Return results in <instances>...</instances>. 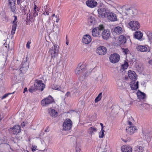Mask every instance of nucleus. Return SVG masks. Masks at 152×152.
I'll return each mask as SVG.
<instances>
[{"instance_id":"nucleus-18","label":"nucleus","mask_w":152,"mask_h":152,"mask_svg":"<svg viewBox=\"0 0 152 152\" xmlns=\"http://www.w3.org/2000/svg\"><path fill=\"white\" fill-rule=\"evenodd\" d=\"M130 86L132 90H136L138 88V82L136 80H132L130 83Z\"/></svg>"},{"instance_id":"nucleus-64","label":"nucleus","mask_w":152,"mask_h":152,"mask_svg":"<svg viewBox=\"0 0 152 152\" xmlns=\"http://www.w3.org/2000/svg\"><path fill=\"white\" fill-rule=\"evenodd\" d=\"M43 14H44V15H45V12H44L43 13Z\"/></svg>"},{"instance_id":"nucleus-50","label":"nucleus","mask_w":152,"mask_h":152,"mask_svg":"<svg viewBox=\"0 0 152 152\" xmlns=\"http://www.w3.org/2000/svg\"><path fill=\"white\" fill-rule=\"evenodd\" d=\"M34 10H37V11H39V9L38 8V7L34 4Z\"/></svg>"},{"instance_id":"nucleus-39","label":"nucleus","mask_w":152,"mask_h":152,"mask_svg":"<svg viewBox=\"0 0 152 152\" xmlns=\"http://www.w3.org/2000/svg\"><path fill=\"white\" fill-rule=\"evenodd\" d=\"M17 4L20 6V8L22 9L21 4L23 1V0H17Z\"/></svg>"},{"instance_id":"nucleus-56","label":"nucleus","mask_w":152,"mask_h":152,"mask_svg":"<svg viewBox=\"0 0 152 152\" xmlns=\"http://www.w3.org/2000/svg\"><path fill=\"white\" fill-rule=\"evenodd\" d=\"M45 131L46 132H48L49 131L48 128H46V129H45Z\"/></svg>"},{"instance_id":"nucleus-48","label":"nucleus","mask_w":152,"mask_h":152,"mask_svg":"<svg viewBox=\"0 0 152 152\" xmlns=\"http://www.w3.org/2000/svg\"><path fill=\"white\" fill-rule=\"evenodd\" d=\"M123 51L126 54L129 52V50L127 49H124L123 50Z\"/></svg>"},{"instance_id":"nucleus-21","label":"nucleus","mask_w":152,"mask_h":152,"mask_svg":"<svg viewBox=\"0 0 152 152\" xmlns=\"http://www.w3.org/2000/svg\"><path fill=\"white\" fill-rule=\"evenodd\" d=\"M48 111L49 114L52 117H56L58 115V112L54 109H49Z\"/></svg>"},{"instance_id":"nucleus-6","label":"nucleus","mask_w":152,"mask_h":152,"mask_svg":"<svg viewBox=\"0 0 152 152\" xmlns=\"http://www.w3.org/2000/svg\"><path fill=\"white\" fill-rule=\"evenodd\" d=\"M72 122L70 119H66L63 124V130L66 131L70 130L72 127Z\"/></svg>"},{"instance_id":"nucleus-16","label":"nucleus","mask_w":152,"mask_h":152,"mask_svg":"<svg viewBox=\"0 0 152 152\" xmlns=\"http://www.w3.org/2000/svg\"><path fill=\"white\" fill-rule=\"evenodd\" d=\"M35 83L38 88V90L42 91H43L45 87V84L42 83V81L40 80H37L36 81Z\"/></svg>"},{"instance_id":"nucleus-9","label":"nucleus","mask_w":152,"mask_h":152,"mask_svg":"<svg viewBox=\"0 0 152 152\" xmlns=\"http://www.w3.org/2000/svg\"><path fill=\"white\" fill-rule=\"evenodd\" d=\"M107 17L110 21L114 22L117 20V18L116 15L112 12H109L107 14Z\"/></svg>"},{"instance_id":"nucleus-54","label":"nucleus","mask_w":152,"mask_h":152,"mask_svg":"<svg viewBox=\"0 0 152 152\" xmlns=\"http://www.w3.org/2000/svg\"><path fill=\"white\" fill-rule=\"evenodd\" d=\"M27 91V88H26L24 89L23 93H25Z\"/></svg>"},{"instance_id":"nucleus-44","label":"nucleus","mask_w":152,"mask_h":152,"mask_svg":"<svg viewBox=\"0 0 152 152\" xmlns=\"http://www.w3.org/2000/svg\"><path fill=\"white\" fill-rule=\"evenodd\" d=\"M146 105V104L144 103H141L139 104V107L140 108L142 109H143L145 107V105Z\"/></svg>"},{"instance_id":"nucleus-26","label":"nucleus","mask_w":152,"mask_h":152,"mask_svg":"<svg viewBox=\"0 0 152 152\" xmlns=\"http://www.w3.org/2000/svg\"><path fill=\"white\" fill-rule=\"evenodd\" d=\"M134 36L136 38L140 40L142 38L143 34L140 31H138L135 32Z\"/></svg>"},{"instance_id":"nucleus-1","label":"nucleus","mask_w":152,"mask_h":152,"mask_svg":"<svg viewBox=\"0 0 152 152\" xmlns=\"http://www.w3.org/2000/svg\"><path fill=\"white\" fill-rule=\"evenodd\" d=\"M59 51V47L57 44H54L49 50L48 53L50 55L52 58H55L58 56Z\"/></svg>"},{"instance_id":"nucleus-8","label":"nucleus","mask_w":152,"mask_h":152,"mask_svg":"<svg viewBox=\"0 0 152 152\" xmlns=\"http://www.w3.org/2000/svg\"><path fill=\"white\" fill-rule=\"evenodd\" d=\"M123 12H124L126 15H128L129 14L132 13L133 14H135L137 11L136 9L133 8H126L125 7H123Z\"/></svg>"},{"instance_id":"nucleus-53","label":"nucleus","mask_w":152,"mask_h":152,"mask_svg":"<svg viewBox=\"0 0 152 152\" xmlns=\"http://www.w3.org/2000/svg\"><path fill=\"white\" fill-rule=\"evenodd\" d=\"M26 124V122H23L21 124V126L23 127L25 126V125Z\"/></svg>"},{"instance_id":"nucleus-61","label":"nucleus","mask_w":152,"mask_h":152,"mask_svg":"<svg viewBox=\"0 0 152 152\" xmlns=\"http://www.w3.org/2000/svg\"><path fill=\"white\" fill-rule=\"evenodd\" d=\"M53 17L54 16V17H55V14H54L53 15Z\"/></svg>"},{"instance_id":"nucleus-45","label":"nucleus","mask_w":152,"mask_h":152,"mask_svg":"<svg viewBox=\"0 0 152 152\" xmlns=\"http://www.w3.org/2000/svg\"><path fill=\"white\" fill-rule=\"evenodd\" d=\"M10 94H11V93H8V94H5V95H4L1 98L2 99H5V98H6V97H7L9 95H10Z\"/></svg>"},{"instance_id":"nucleus-25","label":"nucleus","mask_w":152,"mask_h":152,"mask_svg":"<svg viewBox=\"0 0 152 152\" xmlns=\"http://www.w3.org/2000/svg\"><path fill=\"white\" fill-rule=\"evenodd\" d=\"M88 21L89 24L91 25L95 24L96 23L95 18L91 16L89 17Z\"/></svg>"},{"instance_id":"nucleus-35","label":"nucleus","mask_w":152,"mask_h":152,"mask_svg":"<svg viewBox=\"0 0 152 152\" xmlns=\"http://www.w3.org/2000/svg\"><path fill=\"white\" fill-rule=\"evenodd\" d=\"M52 88L53 89L57 90L59 91H61V88L60 86L56 85H54L52 86Z\"/></svg>"},{"instance_id":"nucleus-29","label":"nucleus","mask_w":152,"mask_h":152,"mask_svg":"<svg viewBox=\"0 0 152 152\" xmlns=\"http://www.w3.org/2000/svg\"><path fill=\"white\" fill-rule=\"evenodd\" d=\"M129 66V64L128 62L125 61L124 64H122L121 67V71H123L127 69Z\"/></svg>"},{"instance_id":"nucleus-27","label":"nucleus","mask_w":152,"mask_h":152,"mask_svg":"<svg viewBox=\"0 0 152 152\" xmlns=\"http://www.w3.org/2000/svg\"><path fill=\"white\" fill-rule=\"evenodd\" d=\"M137 49L138 50L142 52H146L148 50V48L145 46L141 45L138 46Z\"/></svg>"},{"instance_id":"nucleus-55","label":"nucleus","mask_w":152,"mask_h":152,"mask_svg":"<svg viewBox=\"0 0 152 152\" xmlns=\"http://www.w3.org/2000/svg\"><path fill=\"white\" fill-rule=\"evenodd\" d=\"M15 31L12 30L11 34L12 35H13L15 34Z\"/></svg>"},{"instance_id":"nucleus-3","label":"nucleus","mask_w":152,"mask_h":152,"mask_svg":"<svg viewBox=\"0 0 152 152\" xmlns=\"http://www.w3.org/2000/svg\"><path fill=\"white\" fill-rule=\"evenodd\" d=\"M127 27L132 31H136L139 29L140 24L137 21H130L128 23Z\"/></svg>"},{"instance_id":"nucleus-43","label":"nucleus","mask_w":152,"mask_h":152,"mask_svg":"<svg viewBox=\"0 0 152 152\" xmlns=\"http://www.w3.org/2000/svg\"><path fill=\"white\" fill-rule=\"evenodd\" d=\"M44 10L45 9V12L46 13V14L47 15H48L49 13H48V11H49V10L48 8V6H46V8H45V6H44Z\"/></svg>"},{"instance_id":"nucleus-34","label":"nucleus","mask_w":152,"mask_h":152,"mask_svg":"<svg viewBox=\"0 0 152 152\" xmlns=\"http://www.w3.org/2000/svg\"><path fill=\"white\" fill-rule=\"evenodd\" d=\"M137 97L139 99H143L145 96V94L141 92H137Z\"/></svg>"},{"instance_id":"nucleus-30","label":"nucleus","mask_w":152,"mask_h":152,"mask_svg":"<svg viewBox=\"0 0 152 152\" xmlns=\"http://www.w3.org/2000/svg\"><path fill=\"white\" fill-rule=\"evenodd\" d=\"M38 88L37 86L36 85L35 83L34 85L31 87L29 89V91L31 93H32L34 91H35L37 90H38V88Z\"/></svg>"},{"instance_id":"nucleus-57","label":"nucleus","mask_w":152,"mask_h":152,"mask_svg":"<svg viewBox=\"0 0 152 152\" xmlns=\"http://www.w3.org/2000/svg\"><path fill=\"white\" fill-rule=\"evenodd\" d=\"M59 19L58 18L56 20V22L57 23H58L59 21Z\"/></svg>"},{"instance_id":"nucleus-58","label":"nucleus","mask_w":152,"mask_h":152,"mask_svg":"<svg viewBox=\"0 0 152 152\" xmlns=\"http://www.w3.org/2000/svg\"><path fill=\"white\" fill-rule=\"evenodd\" d=\"M66 44L67 45H68V43H69V42H68V41H66Z\"/></svg>"},{"instance_id":"nucleus-37","label":"nucleus","mask_w":152,"mask_h":152,"mask_svg":"<svg viewBox=\"0 0 152 152\" xmlns=\"http://www.w3.org/2000/svg\"><path fill=\"white\" fill-rule=\"evenodd\" d=\"M104 131L103 130V128L102 127V128L101 131L99 133V138H103L104 135Z\"/></svg>"},{"instance_id":"nucleus-51","label":"nucleus","mask_w":152,"mask_h":152,"mask_svg":"<svg viewBox=\"0 0 152 152\" xmlns=\"http://www.w3.org/2000/svg\"><path fill=\"white\" fill-rule=\"evenodd\" d=\"M70 92H67L65 94V96L66 97H68L69 96H70Z\"/></svg>"},{"instance_id":"nucleus-62","label":"nucleus","mask_w":152,"mask_h":152,"mask_svg":"<svg viewBox=\"0 0 152 152\" xmlns=\"http://www.w3.org/2000/svg\"><path fill=\"white\" fill-rule=\"evenodd\" d=\"M14 92H12V93H10L11 94H14Z\"/></svg>"},{"instance_id":"nucleus-60","label":"nucleus","mask_w":152,"mask_h":152,"mask_svg":"<svg viewBox=\"0 0 152 152\" xmlns=\"http://www.w3.org/2000/svg\"><path fill=\"white\" fill-rule=\"evenodd\" d=\"M100 125H101L102 126V127L103 128V124H102V123H100Z\"/></svg>"},{"instance_id":"nucleus-32","label":"nucleus","mask_w":152,"mask_h":152,"mask_svg":"<svg viewBox=\"0 0 152 152\" xmlns=\"http://www.w3.org/2000/svg\"><path fill=\"white\" fill-rule=\"evenodd\" d=\"M148 42L150 44L152 45V33L149 32L148 33Z\"/></svg>"},{"instance_id":"nucleus-11","label":"nucleus","mask_w":152,"mask_h":152,"mask_svg":"<svg viewBox=\"0 0 152 152\" xmlns=\"http://www.w3.org/2000/svg\"><path fill=\"white\" fill-rule=\"evenodd\" d=\"M102 36L104 39L107 40L110 36V32L109 30L104 29L102 30Z\"/></svg>"},{"instance_id":"nucleus-28","label":"nucleus","mask_w":152,"mask_h":152,"mask_svg":"<svg viewBox=\"0 0 152 152\" xmlns=\"http://www.w3.org/2000/svg\"><path fill=\"white\" fill-rule=\"evenodd\" d=\"M96 131V129L92 127L89 128L88 130V133L91 135L94 134Z\"/></svg>"},{"instance_id":"nucleus-10","label":"nucleus","mask_w":152,"mask_h":152,"mask_svg":"<svg viewBox=\"0 0 152 152\" xmlns=\"http://www.w3.org/2000/svg\"><path fill=\"white\" fill-rule=\"evenodd\" d=\"M28 68V62L26 61L23 62L21 64L20 68V70L22 73H25Z\"/></svg>"},{"instance_id":"nucleus-63","label":"nucleus","mask_w":152,"mask_h":152,"mask_svg":"<svg viewBox=\"0 0 152 152\" xmlns=\"http://www.w3.org/2000/svg\"><path fill=\"white\" fill-rule=\"evenodd\" d=\"M118 85L119 86H121V84L120 85L119 84H118Z\"/></svg>"},{"instance_id":"nucleus-31","label":"nucleus","mask_w":152,"mask_h":152,"mask_svg":"<svg viewBox=\"0 0 152 152\" xmlns=\"http://www.w3.org/2000/svg\"><path fill=\"white\" fill-rule=\"evenodd\" d=\"M11 11L14 13L16 12V8L15 4L9 5Z\"/></svg>"},{"instance_id":"nucleus-41","label":"nucleus","mask_w":152,"mask_h":152,"mask_svg":"<svg viewBox=\"0 0 152 152\" xmlns=\"http://www.w3.org/2000/svg\"><path fill=\"white\" fill-rule=\"evenodd\" d=\"M37 147L35 145H32L31 149L32 151L33 152L35 151L36 150H37Z\"/></svg>"},{"instance_id":"nucleus-24","label":"nucleus","mask_w":152,"mask_h":152,"mask_svg":"<svg viewBox=\"0 0 152 152\" xmlns=\"http://www.w3.org/2000/svg\"><path fill=\"white\" fill-rule=\"evenodd\" d=\"M85 68V66L84 65H81L79 66H78L76 69L75 71V74L77 75H79L83 71V69Z\"/></svg>"},{"instance_id":"nucleus-5","label":"nucleus","mask_w":152,"mask_h":152,"mask_svg":"<svg viewBox=\"0 0 152 152\" xmlns=\"http://www.w3.org/2000/svg\"><path fill=\"white\" fill-rule=\"evenodd\" d=\"M98 12L99 17L102 18H106L107 14L108 13L107 8L106 6L104 5L101 8H99L98 10Z\"/></svg>"},{"instance_id":"nucleus-46","label":"nucleus","mask_w":152,"mask_h":152,"mask_svg":"<svg viewBox=\"0 0 152 152\" xmlns=\"http://www.w3.org/2000/svg\"><path fill=\"white\" fill-rule=\"evenodd\" d=\"M76 152H81V149L79 147H76Z\"/></svg>"},{"instance_id":"nucleus-17","label":"nucleus","mask_w":152,"mask_h":152,"mask_svg":"<svg viewBox=\"0 0 152 152\" xmlns=\"http://www.w3.org/2000/svg\"><path fill=\"white\" fill-rule=\"evenodd\" d=\"M20 126L18 125H15L12 128L10 129V130H11L14 134H17L20 132Z\"/></svg>"},{"instance_id":"nucleus-20","label":"nucleus","mask_w":152,"mask_h":152,"mask_svg":"<svg viewBox=\"0 0 152 152\" xmlns=\"http://www.w3.org/2000/svg\"><path fill=\"white\" fill-rule=\"evenodd\" d=\"M126 41V37L123 35H120L118 39V42L119 44L124 45Z\"/></svg>"},{"instance_id":"nucleus-40","label":"nucleus","mask_w":152,"mask_h":152,"mask_svg":"<svg viewBox=\"0 0 152 152\" xmlns=\"http://www.w3.org/2000/svg\"><path fill=\"white\" fill-rule=\"evenodd\" d=\"M15 0H9V5L15 4Z\"/></svg>"},{"instance_id":"nucleus-36","label":"nucleus","mask_w":152,"mask_h":152,"mask_svg":"<svg viewBox=\"0 0 152 152\" xmlns=\"http://www.w3.org/2000/svg\"><path fill=\"white\" fill-rule=\"evenodd\" d=\"M143 150V148L142 147L138 146L135 148L134 152H142Z\"/></svg>"},{"instance_id":"nucleus-15","label":"nucleus","mask_w":152,"mask_h":152,"mask_svg":"<svg viewBox=\"0 0 152 152\" xmlns=\"http://www.w3.org/2000/svg\"><path fill=\"white\" fill-rule=\"evenodd\" d=\"M91 37L89 34L84 35L83 36L82 39L83 43L86 44H88L91 42Z\"/></svg>"},{"instance_id":"nucleus-22","label":"nucleus","mask_w":152,"mask_h":152,"mask_svg":"<svg viewBox=\"0 0 152 152\" xmlns=\"http://www.w3.org/2000/svg\"><path fill=\"white\" fill-rule=\"evenodd\" d=\"M121 151L123 152H132V148L129 146H123L121 148Z\"/></svg>"},{"instance_id":"nucleus-12","label":"nucleus","mask_w":152,"mask_h":152,"mask_svg":"<svg viewBox=\"0 0 152 152\" xmlns=\"http://www.w3.org/2000/svg\"><path fill=\"white\" fill-rule=\"evenodd\" d=\"M96 52L99 55H103L107 53V50L106 48L104 46H100L96 49Z\"/></svg>"},{"instance_id":"nucleus-2","label":"nucleus","mask_w":152,"mask_h":152,"mask_svg":"<svg viewBox=\"0 0 152 152\" xmlns=\"http://www.w3.org/2000/svg\"><path fill=\"white\" fill-rule=\"evenodd\" d=\"M104 29L102 25H99V26L94 28L92 31V36L94 37H99L101 36V31Z\"/></svg>"},{"instance_id":"nucleus-13","label":"nucleus","mask_w":152,"mask_h":152,"mask_svg":"<svg viewBox=\"0 0 152 152\" xmlns=\"http://www.w3.org/2000/svg\"><path fill=\"white\" fill-rule=\"evenodd\" d=\"M137 130V129L134 126H129L126 129V132L129 135L133 134Z\"/></svg>"},{"instance_id":"nucleus-23","label":"nucleus","mask_w":152,"mask_h":152,"mask_svg":"<svg viewBox=\"0 0 152 152\" xmlns=\"http://www.w3.org/2000/svg\"><path fill=\"white\" fill-rule=\"evenodd\" d=\"M123 29L120 26H118L114 28L113 31V34H119L123 33Z\"/></svg>"},{"instance_id":"nucleus-4","label":"nucleus","mask_w":152,"mask_h":152,"mask_svg":"<svg viewBox=\"0 0 152 152\" xmlns=\"http://www.w3.org/2000/svg\"><path fill=\"white\" fill-rule=\"evenodd\" d=\"M54 102V100L53 98L51 96H49L43 99L41 101V103L42 106L47 107Z\"/></svg>"},{"instance_id":"nucleus-49","label":"nucleus","mask_w":152,"mask_h":152,"mask_svg":"<svg viewBox=\"0 0 152 152\" xmlns=\"http://www.w3.org/2000/svg\"><path fill=\"white\" fill-rule=\"evenodd\" d=\"M31 42L30 41H28L26 45V47L28 48H30V44H31Z\"/></svg>"},{"instance_id":"nucleus-42","label":"nucleus","mask_w":152,"mask_h":152,"mask_svg":"<svg viewBox=\"0 0 152 152\" xmlns=\"http://www.w3.org/2000/svg\"><path fill=\"white\" fill-rule=\"evenodd\" d=\"M33 16L35 17L38 15V13L37 12V10H33Z\"/></svg>"},{"instance_id":"nucleus-47","label":"nucleus","mask_w":152,"mask_h":152,"mask_svg":"<svg viewBox=\"0 0 152 152\" xmlns=\"http://www.w3.org/2000/svg\"><path fill=\"white\" fill-rule=\"evenodd\" d=\"M17 25H13L12 26V30L15 31L16 30Z\"/></svg>"},{"instance_id":"nucleus-59","label":"nucleus","mask_w":152,"mask_h":152,"mask_svg":"<svg viewBox=\"0 0 152 152\" xmlns=\"http://www.w3.org/2000/svg\"><path fill=\"white\" fill-rule=\"evenodd\" d=\"M2 119V118L1 117V115H0V121Z\"/></svg>"},{"instance_id":"nucleus-52","label":"nucleus","mask_w":152,"mask_h":152,"mask_svg":"<svg viewBox=\"0 0 152 152\" xmlns=\"http://www.w3.org/2000/svg\"><path fill=\"white\" fill-rule=\"evenodd\" d=\"M127 124L129 125V126H133L132 125V123L130 121H127Z\"/></svg>"},{"instance_id":"nucleus-33","label":"nucleus","mask_w":152,"mask_h":152,"mask_svg":"<svg viewBox=\"0 0 152 152\" xmlns=\"http://www.w3.org/2000/svg\"><path fill=\"white\" fill-rule=\"evenodd\" d=\"M102 93H100L95 99V102L96 103L100 101L102 98Z\"/></svg>"},{"instance_id":"nucleus-14","label":"nucleus","mask_w":152,"mask_h":152,"mask_svg":"<svg viewBox=\"0 0 152 152\" xmlns=\"http://www.w3.org/2000/svg\"><path fill=\"white\" fill-rule=\"evenodd\" d=\"M86 4L88 7L93 8L97 5V2L94 0H88L86 2Z\"/></svg>"},{"instance_id":"nucleus-19","label":"nucleus","mask_w":152,"mask_h":152,"mask_svg":"<svg viewBox=\"0 0 152 152\" xmlns=\"http://www.w3.org/2000/svg\"><path fill=\"white\" fill-rule=\"evenodd\" d=\"M128 75L129 78L133 80L137 79V75L136 73L134 71L129 70L128 72Z\"/></svg>"},{"instance_id":"nucleus-7","label":"nucleus","mask_w":152,"mask_h":152,"mask_svg":"<svg viewBox=\"0 0 152 152\" xmlns=\"http://www.w3.org/2000/svg\"><path fill=\"white\" fill-rule=\"evenodd\" d=\"M120 58L119 54L117 53H114L111 54L109 58L110 62L113 64L117 63L119 60Z\"/></svg>"},{"instance_id":"nucleus-38","label":"nucleus","mask_w":152,"mask_h":152,"mask_svg":"<svg viewBox=\"0 0 152 152\" xmlns=\"http://www.w3.org/2000/svg\"><path fill=\"white\" fill-rule=\"evenodd\" d=\"M13 17H14V19L13 22V25H17V16H14Z\"/></svg>"}]
</instances>
